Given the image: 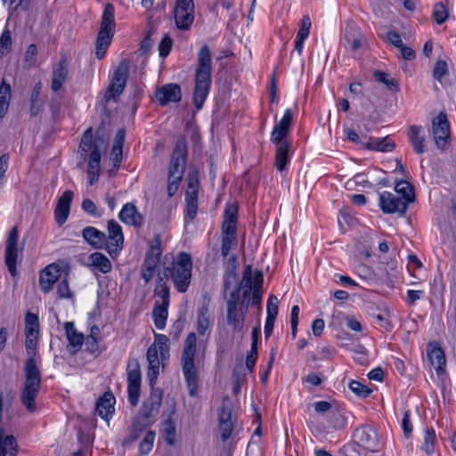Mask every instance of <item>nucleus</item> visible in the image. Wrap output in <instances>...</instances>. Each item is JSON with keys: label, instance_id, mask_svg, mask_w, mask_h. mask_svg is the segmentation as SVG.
Returning a JSON list of instances; mask_svg holds the SVG:
<instances>
[{"label": "nucleus", "instance_id": "obj_17", "mask_svg": "<svg viewBox=\"0 0 456 456\" xmlns=\"http://www.w3.org/2000/svg\"><path fill=\"white\" fill-rule=\"evenodd\" d=\"M218 419L221 439L223 442H226L231 437L233 430V424L232 421V410L230 407V401L227 397L224 398L222 402Z\"/></svg>", "mask_w": 456, "mask_h": 456}, {"label": "nucleus", "instance_id": "obj_34", "mask_svg": "<svg viewBox=\"0 0 456 456\" xmlns=\"http://www.w3.org/2000/svg\"><path fill=\"white\" fill-rule=\"evenodd\" d=\"M64 328L69 346L77 350L83 344L84 335L77 331L74 323L71 322H65Z\"/></svg>", "mask_w": 456, "mask_h": 456}, {"label": "nucleus", "instance_id": "obj_54", "mask_svg": "<svg viewBox=\"0 0 456 456\" xmlns=\"http://www.w3.org/2000/svg\"><path fill=\"white\" fill-rule=\"evenodd\" d=\"M448 73V66L445 61L438 60L433 69V77L441 82L442 78Z\"/></svg>", "mask_w": 456, "mask_h": 456}, {"label": "nucleus", "instance_id": "obj_38", "mask_svg": "<svg viewBox=\"0 0 456 456\" xmlns=\"http://www.w3.org/2000/svg\"><path fill=\"white\" fill-rule=\"evenodd\" d=\"M156 437V432L153 430H148L144 434L142 441L139 444V454L141 456H146L148 455L154 445Z\"/></svg>", "mask_w": 456, "mask_h": 456}, {"label": "nucleus", "instance_id": "obj_40", "mask_svg": "<svg viewBox=\"0 0 456 456\" xmlns=\"http://www.w3.org/2000/svg\"><path fill=\"white\" fill-rule=\"evenodd\" d=\"M395 190L403 196L402 200H405L407 203H411L414 200L413 188L409 182L404 180L398 182L395 186Z\"/></svg>", "mask_w": 456, "mask_h": 456}, {"label": "nucleus", "instance_id": "obj_58", "mask_svg": "<svg viewBox=\"0 0 456 456\" xmlns=\"http://www.w3.org/2000/svg\"><path fill=\"white\" fill-rule=\"evenodd\" d=\"M238 281H239V275L234 273L233 271H230L228 272L225 275H224V293L226 291H228L230 289H233L235 286H238Z\"/></svg>", "mask_w": 456, "mask_h": 456}, {"label": "nucleus", "instance_id": "obj_29", "mask_svg": "<svg viewBox=\"0 0 456 456\" xmlns=\"http://www.w3.org/2000/svg\"><path fill=\"white\" fill-rule=\"evenodd\" d=\"M345 45L351 50L355 51L362 45V36L354 21H348L345 29Z\"/></svg>", "mask_w": 456, "mask_h": 456}, {"label": "nucleus", "instance_id": "obj_46", "mask_svg": "<svg viewBox=\"0 0 456 456\" xmlns=\"http://www.w3.org/2000/svg\"><path fill=\"white\" fill-rule=\"evenodd\" d=\"M57 294L59 298L61 299H72L73 293L71 292L69 285L68 274L58 281L57 285Z\"/></svg>", "mask_w": 456, "mask_h": 456}, {"label": "nucleus", "instance_id": "obj_26", "mask_svg": "<svg viewBox=\"0 0 456 456\" xmlns=\"http://www.w3.org/2000/svg\"><path fill=\"white\" fill-rule=\"evenodd\" d=\"M291 122L292 113L290 110H286L281 121L273 127L271 141L273 142H281V140L285 139L289 133Z\"/></svg>", "mask_w": 456, "mask_h": 456}, {"label": "nucleus", "instance_id": "obj_56", "mask_svg": "<svg viewBox=\"0 0 456 456\" xmlns=\"http://www.w3.org/2000/svg\"><path fill=\"white\" fill-rule=\"evenodd\" d=\"M172 45H173L172 38L168 35H165L159 45V56L162 58H166L169 54V53L172 49Z\"/></svg>", "mask_w": 456, "mask_h": 456}, {"label": "nucleus", "instance_id": "obj_42", "mask_svg": "<svg viewBox=\"0 0 456 456\" xmlns=\"http://www.w3.org/2000/svg\"><path fill=\"white\" fill-rule=\"evenodd\" d=\"M174 164H179L182 167L185 168L187 162V148L186 144H176L173 154L171 156V161Z\"/></svg>", "mask_w": 456, "mask_h": 456}, {"label": "nucleus", "instance_id": "obj_19", "mask_svg": "<svg viewBox=\"0 0 456 456\" xmlns=\"http://www.w3.org/2000/svg\"><path fill=\"white\" fill-rule=\"evenodd\" d=\"M61 278V269L56 264L47 265L39 275V286L43 292L48 293L53 289V284Z\"/></svg>", "mask_w": 456, "mask_h": 456}, {"label": "nucleus", "instance_id": "obj_35", "mask_svg": "<svg viewBox=\"0 0 456 456\" xmlns=\"http://www.w3.org/2000/svg\"><path fill=\"white\" fill-rule=\"evenodd\" d=\"M167 308L168 305H159V301L156 300L152 315L154 320V324L157 329L163 330L166 326V322L167 319Z\"/></svg>", "mask_w": 456, "mask_h": 456}, {"label": "nucleus", "instance_id": "obj_57", "mask_svg": "<svg viewBox=\"0 0 456 456\" xmlns=\"http://www.w3.org/2000/svg\"><path fill=\"white\" fill-rule=\"evenodd\" d=\"M312 26L311 19L308 15H305L300 22V27L297 31V37L301 38H307Z\"/></svg>", "mask_w": 456, "mask_h": 456}, {"label": "nucleus", "instance_id": "obj_4", "mask_svg": "<svg viewBox=\"0 0 456 456\" xmlns=\"http://www.w3.org/2000/svg\"><path fill=\"white\" fill-rule=\"evenodd\" d=\"M196 348L197 336L191 332L184 340L181 356L182 370L191 396H195L199 388L198 370L194 362Z\"/></svg>", "mask_w": 456, "mask_h": 456}, {"label": "nucleus", "instance_id": "obj_7", "mask_svg": "<svg viewBox=\"0 0 456 456\" xmlns=\"http://www.w3.org/2000/svg\"><path fill=\"white\" fill-rule=\"evenodd\" d=\"M129 61L126 59L122 60L114 71L111 81L103 95L102 102L104 105L112 99L118 97L124 91L128 79Z\"/></svg>", "mask_w": 456, "mask_h": 456}, {"label": "nucleus", "instance_id": "obj_51", "mask_svg": "<svg viewBox=\"0 0 456 456\" xmlns=\"http://www.w3.org/2000/svg\"><path fill=\"white\" fill-rule=\"evenodd\" d=\"M147 377L151 387H154L159 371V359L148 361Z\"/></svg>", "mask_w": 456, "mask_h": 456}, {"label": "nucleus", "instance_id": "obj_44", "mask_svg": "<svg viewBox=\"0 0 456 456\" xmlns=\"http://www.w3.org/2000/svg\"><path fill=\"white\" fill-rule=\"evenodd\" d=\"M432 16L437 24H443L449 17L447 7L444 3H436L433 6Z\"/></svg>", "mask_w": 456, "mask_h": 456}, {"label": "nucleus", "instance_id": "obj_20", "mask_svg": "<svg viewBox=\"0 0 456 456\" xmlns=\"http://www.w3.org/2000/svg\"><path fill=\"white\" fill-rule=\"evenodd\" d=\"M107 250L111 255L122 249L124 236L121 226L115 221L108 222Z\"/></svg>", "mask_w": 456, "mask_h": 456}, {"label": "nucleus", "instance_id": "obj_55", "mask_svg": "<svg viewBox=\"0 0 456 456\" xmlns=\"http://www.w3.org/2000/svg\"><path fill=\"white\" fill-rule=\"evenodd\" d=\"M241 285L246 288L244 291V296L248 297L250 293V289H252L253 281H252V269L250 265H247L243 272V277Z\"/></svg>", "mask_w": 456, "mask_h": 456}, {"label": "nucleus", "instance_id": "obj_15", "mask_svg": "<svg viewBox=\"0 0 456 456\" xmlns=\"http://www.w3.org/2000/svg\"><path fill=\"white\" fill-rule=\"evenodd\" d=\"M156 101L160 106H166L170 102H178L182 99V91L178 84L168 83L158 87L154 93Z\"/></svg>", "mask_w": 456, "mask_h": 456}, {"label": "nucleus", "instance_id": "obj_30", "mask_svg": "<svg viewBox=\"0 0 456 456\" xmlns=\"http://www.w3.org/2000/svg\"><path fill=\"white\" fill-rule=\"evenodd\" d=\"M245 311H247L245 309ZM246 312L237 308H226V322L233 332L240 333L244 328Z\"/></svg>", "mask_w": 456, "mask_h": 456}, {"label": "nucleus", "instance_id": "obj_59", "mask_svg": "<svg viewBox=\"0 0 456 456\" xmlns=\"http://www.w3.org/2000/svg\"><path fill=\"white\" fill-rule=\"evenodd\" d=\"M240 297V288L235 286L230 292L229 297L226 300V308H237Z\"/></svg>", "mask_w": 456, "mask_h": 456}, {"label": "nucleus", "instance_id": "obj_60", "mask_svg": "<svg viewBox=\"0 0 456 456\" xmlns=\"http://www.w3.org/2000/svg\"><path fill=\"white\" fill-rule=\"evenodd\" d=\"M12 45V37L9 30H4L0 37V53L2 55L6 54Z\"/></svg>", "mask_w": 456, "mask_h": 456}, {"label": "nucleus", "instance_id": "obj_47", "mask_svg": "<svg viewBox=\"0 0 456 456\" xmlns=\"http://www.w3.org/2000/svg\"><path fill=\"white\" fill-rule=\"evenodd\" d=\"M436 442V432L433 428H427L424 436L423 450L428 455H432Z\"/></svg>", "mask_w": 456, "mask_h": 456}, {"label": "nucleus", "instance_id": "obj_24", "mask_svg": "<svg viewBox=\"0 0 456 456\" xmlns=\"http://www.w3.org/2000/svg\"><path fill=\"white\" fill-rule=\"evenodd\" d=\"M115 397L111 392H106L101 396L97 403L95 411L100 417L109 421L114 413Z\"/></svg>", "mask_w": 456, "mask_h": 456}, {"label": "nucleus", "instance_id": "obj_3", "mask_svg": "<svg viewBox=\"0 0 456 456\" xmlns=\"http://www.w3.org/2000/svg\"><path fill=\"white\" fill-rule=\"evenodd\" d=\"M192 259L189 253L180 252L170 266H165L163 275L165 280L170 278L175 289L184 293L191 283Z\"/></svg>", "mask_w": 456, "mask_h": 456}, {"label": "nucleus", "instance_id": "obj_37", "mask_svg": "<svg viewBox=\"0 0 456 456\" xmlns=\"http://www.w3.org/2000/svg\"><path fill=\"white\" fill-rule=\"evenodd\" d=\"M1 447L3 449L2 456H17L18 444L13 436H4V432H2Z\"/></svg>", "mask_w": 456, "mask_h": 456}, {"label": "nucleus", "instance_id": "obj_50", "mask_svg": "<svg viewBox=\"0 0 456 456\" xmlns=\"http://www.w3.org/2000/svg\"><path fill=\"white\" fill-rule=\"evenodd\" d=\"M123 144H114L110 152V161L112 162V169L118 170L123 158Z\"/></svg>", "mask_w": 456, "mask_h": 456}, {"label": "nucleus", "instance_id": "obj_18", "mask_svg": "<svg viewBox=\"0 0 456 456\" xmlns=\"http://www.w3.org/2000/svg\"><path fill=\"white\" fill-rule=\"evenodd\" d=\"M431 134L436 142H446L450 138V123L444 112H440L432 119Z\"/></svg>", "mask_w": 456, "mask_h": 456}, {"label": "nucleus", "instance_id": "obj_49", "mask_svg": "<svg viewBox=\"0 0 456 456\" xmlns=\"http://www.w3.org/2000/svg\"><path fill=\"white\" fill-rule=\"evenodd\" d=\"M26 328H25V333L30 334V335H37L38 333V317L37 314L28 313L26 314Z\"/></svg>", "mask_w": 456, "mask_h": 456}, {"label": "nucleus", "instance_id": "obj_53", "mask_svg": "<svg viewBox=\"0 0 456 456\" xmlns=\"http://www.w3.org/2000/svg\"><path fill=\"white\" fill-rule=\"evenodd\" d=\"M81 208L91 216L100 217L102 214V212L99 210L98 207L90 199H85L82 201Z\"/></svg>", "mask_w": 456, "mask_h": 456}, {"label": "nucleus", "instance_id": "obj_6", "mask_svg": "<svg viewBox=\"0 0 456 456\" xmlns=\"http://www.w3.org/2000/svg\"><path fill=\"white\" fill-rule=\"evenodd\" d=\"M77 154L81 160L87 161L89 184H94L100 175L102 153L98 144H79Z\"/></svg>", "mask_w": 456, "mask_h": 456}, {"label": "nucleus", "instance_id": "obj_10", "mask_svg": "<svg viewBox=\"0 0 456 456\" xmlns=\"http://www.w3.org/2000/svg\"><path fill=\"white\" fill-rule=\"evenodd\" d=\"M193 0H175L173 11L175 27L179 30L188 31L194 21Z\"/></svg>", "mask_w": 456, "mask_h": 456}, {"label": "nucleus", "instance_id": "obj_14", "mask_svg": "<svg viewBox=\"0 0 456 456\" xmlns=\"http://www.w3.org/2000/svg\"><path fill=\"white\" fill-rule=\"evenodd\" d=\"M199 179L190 175L187 190L185 191V218L193 220L198 212Z\"/></svg>", "mask_w": 456, "mask_h": 456}, {"label": "nucleus", "instance_id": "obj_63", "mask_svg": "<svg viewBox=\"0 0 456 456\" xmlns=\"http://www.w3.org/2000/svg\"><path fill=\"white\" fill-rule=\"evenodd\" d=\"M278 298L274 295H271L267 302V316L277 317L278 314Z\"/></svg>", "mask_w": 456, "mask_h": 456}, {"label": "nucleus", "instance_id": "obj_33", "mask_svg": "<svg viewBox=\"0 0 456 456\" xmlns=\"http://www.w3.org/2000/svg\"><path fill=\"white\" fill-rule=\"evenodd\" d=\"M91 265L97 268L102 273H108L111 271L112 265L110 260L102 253L94 252L89 256Z\"/></svg>", "mask_w": 456, "mask_h": 456}, {"label": "nucleus", "instance_id": "obj_52", "mask_svg": "<svg viewBox=\"0 0 456 456\" xmlns=\"http://www.w3.org/2000/svg\"><path fill=\"white\" fill-rule=\"evenodd\" d=\"M425 129L420 126H411L409 128V139L411 142H425Z\"/></svg>", "mask_w": 456, "mask_h": 456}, {"label": "nucleus", "instance_id": "obj_22", "mask_svg": "<svg viewBox=\"0 0 456 456\" xmlns=\"http://www.w3.org/2000/svg\"><path fill=\"white\" fill-rule=\"evenodd\" d=\"M83 239L94 248L107 249V236L95 227L86 226L82 231Z\"/></svg>", "mask_w": 456, "mask_h": 456}, {"label": "nucleus", "instance_id": "obj_2", "mask_svg": "<svg viewBox=\"0 0 456 456\" xmlns=\"http://www.w3.org/2000/svg\"><path fill=\"white\" fill-rule=\"evenodd\" d=\"M24 372L25 381L20 398L27 411L32 413L37 410L36 399L42 385L41 372L33 355L26 360Z\"/></svg>", "mask_w": 456, "mask_h": 456}, {"label": "nucleus", "instance_id": "obj_36", "mask_svg": "<svg viewBox=\"0 0 456 456\" xmlns=\"http://www.w3.org/2000/svg\"><path fill=\"white\" fill-rule=\"evenodd\" d=\"M154 297H158L159 305H169V287L167 284V280L159 277L154 289Z\"/></svg>", "mask_w": 456, "mask_h": 456}, {"label": "nucleus", "instance_id": "obj_25", "mask_svg": "<svg viewBox=\"0 0 456 456\" xmlns=\"http://www.w3.org/2000/svg\"><path fill=\"white\" fill-rule=\"evenodd\" d=\"M428 357L437 374L444 370L446 363L444 352L436 342H430L428 346Z\"/></svg>", "mask_w": 456, "mask_h": 456}, {"label": "nucleus", "instance_id": "obj_27", "mask_svg": "<svg viewBox=\"0 0 456 456\" xmlns=\"http://www.w3.org/2000/svg\"><path fill=\"white\" fill-rule=\"evenodd\" d=\"M354 437L357 443L367 450L373 451L377 445V435L370 427H362L356 429Z\"/></svg>", "mask_w": 456, "mask_h": 456}, {"label": "nucleus", "instance_id": "obj_62", "mask_svg": "<svg viewBox=\"0 0 456 456\" xmlns=\"http://www.w3.org/2000/svg\"><path fill=\"white\" fill-rule=\"evenodd\" d=\"M11 94V86L3 79L0 85V102L10 104Z\"/></svg>", "mask_w": 456, "mask_h": 456}, {"label": "nucleus", "instance_id": "obj_43", "mask_svg": "<svg viewBox=\"0 0 456 456\" xmlns=\"http://www.w3.org/2000/svg\"><path fill=\"white\" fill-rule=\"evenodd\" d=\"M373 77L377 81L384 84L389 90L393 92L399 91V84L397 80L395 78H389L388 75L386 72L375 70L373 73Z\"/></svg>", "mask_w": 456, "mask_h": 456}, {"label": "nucleus", "instance_id": "obj_11", "mask_svg": "<svg viewBox=\"0 0 456 456\" xmlns=\"http://www.w3.org/2000/svg\"><path fill=\"white\" fill-rule=\"evenodd\" d=\"M162 254L160 240H156L148 249L141 270V277L148 283L154 276Z\"/></svg>", "mask_w": 456, "mask_h": 456}, {"label": "nucleus", "instance_id": "obj_12", "mask_svg": "<svg viewBox=\"0 0 456 456\" xmlns=\"http://www.w3.org/2000/svg\"><path fill=\"white\" fill-rule=\"evenodd\" d=\"M112 131V122L110 115L104 111L101 115V124L95 131V139L93 142V128H87L83 134L80 142H105L110 139Z\"/></svg>", "mask_w": 456, "mask_h": 456}, {"label": "nucleus", "instance_id": "obj_31", "mask_svg": "<svg viewBox=\"0 0 456 456\" xmlns=\"http://www.w3.org/2000/svg\"><path fill=\"white\" fill-rule=\"evenodd\" d=\"M292 144H278L275 151L274 165L278 171L283 172L289 162L292 153Z\"/></svg>", "mask_w": 456, "mask_h": 456}, {"label": "nucleus", "instance_id": "obj_1", "mask_svg": "<svg viewBox=\"0 0 456 456\" xmlns=\"http://www.w3.org/2000/svg\"><path fill=\"white\" fill-rule=\"evenodd\" d=\"M211 53L208 45H203L198 53V63L195 72V86L193 103L200 110L209 93L211 85Z\"/></svg>", "mask_w": 456, "mask_h": 456}, {"label": "nucleus", "instance_id": "obj_16", "mask_svg": "<svg viewBox=\"0 0 456 456\" xmlns=\"http://www.w3.org/2000/svg\"><path fill=\"white\" fill-rule=\"evenodd\" d=\"M408 204L405 200L395 196L388 191L379 194V207L384 213L392 214L398 212L403 215L407 211Z\"/></svg>", "mask_w": 456, "mask_h": 456}, {"label": "nucleus", "instance_id": "obj_9", "mask_svg": "<svg viewBox=\"0 0 456 456\" xmlns=\"http://www.w3.org/2000/svg\"><path fill=\"white\" fill-rule=\"evenodd\" d=\"M163 398V392L159 388H152L149 397L143 402L135 418L151 426L158 416Z\"/></svg>", "mask_w": 456, "mask_h": 456}, {"label": "nucleus", "instance_id": "obj_32", "mask_svg": "<svg viewBox=\"0 0 456 456\" xmlns=\"http://www.w3.org/2000/svg\"><path fill=\"white\" fill-rule=\"evenodd\" d=\"M150 425H146L145 422L140 420L137 418H134L131 426L129 427V433L124 439V445H130L139 439L142 433L149 428Z\"/></svg>", "mask_w": 456, "mask_h": 456}, {"label": "nucleus", "instance_id": "obj_45", "mask_svg": "<svg viewBox=\"0 0 456 456\" xmlns=\"http://www.w3.org/2000/svg\"><path fill=\"white\" fill-rule=\"evenodd\" d=\"M176 427L171 419H167L164 422V439L169 445L175 444Z\"/></svg>", "mask_w": 456, "mask_h": 456}, {"label": "nucleus", "instance_id": "obj_8", "mask_svg": "<svg viewBox=\"0 0 456 456\" xmlns=\"http://www.w3.org/2000/svg\"><path fill=\"white\" fill-rule=\"evenodd\" d=\"M126 373L128 402L131 406L135 407L139 402L142 381L141 366L136 358L128 359Z\"/></svg>", "mask_w": 456, "mask_h": 456}, {"label": "nucleus", "instance_id": "obj_21", "mask_svg": "<svg viewBox=\"0 0 456 456\" xmlns=\"http://www.w3.org/2000/svg\"><path fill=\"white\" fill-rule=\"evenodd\" d=\"M73 196L74 192L72 191H65L58 200L54 216L59 225L63 224L69 216Z\"/></svg>", "mask_w": 456, "mask_h": 456}, {"label": "nucleus", "instance_id": "obj_41", "mask_svg": "<svg viewBox=\"0 0 456 456\" xmlns=\"http://www.w3.org/2000/svg\"><path fill=\"white\" fill-rule=\"evenodd\" d=\"M168 338L163 334H155V342L152 345H156L158 350H159V356L161 361H165L169 357V346Z\"/></svg>", "mask_w": 456, "mask_h": 456}, {"label": "nucleus", "instance_id": "obj_5", "mask_svg": "<svg viewBox=\"0 0 456 456\" xmlns=\"http://www.w3.org/2000/svg\"><path fill=\"white\" fill-rule=\"evenodd\" d=\"M115 7L112 4H105L102 16L101 27L96 40V57L102 59L111 43L115 31Z\"/></svg>", "mask_w": 456, "mask_h": 456}, {"label": "nucleus", "instance_id": "obj_64", "mask_svg": "<svg viewBox=\"0 0 456 456\" xmlns=\"http://www.w3.org/2000/svg\"><path fill=\"white\" fill-rule=\"evenodd\" d=\"M236 240V237L222 236L221 254L224 257L229 255L232 244Z\"/></svg>", "mask_w": 456, "mask_h": 456}, {"label": "nucleus", "instance_id": "obj_28", "mask_svg": "<svg viewBox=\"0 0 456 456\" xmlns=\"http://www.w3.org/2000/svg\"><path fill=\"white\" fill-rule=\"evenodd\" d=\"M69 74L68 62L66 59L62 58L54 66L53 70L52 90L58 92L63 84L66 82Z\"/></svg>", "mask_w": 456, "mask_h": 456}, {"label": "nucleus", "instance_id": "obj_48", "mask_svg": "<svg viewBox=\"0 0 456 456\" xmlns=\"http://www.w3.org/2000/svg\"><path fill=\"white\" fill-rule=\"evenodd\" d=\"M348 387L354 394L362 398L368 397L372 392L370 388L356 380H351Z\"/></svg>", "mask_w": 456, "mask_h": 456}, {"label": "nucleus", "instance_id": "obj_61", "mask_svg": "<svg viewBox=\"0 0 456 456\" xmlns=\"http://www.w3.org/2000/svg\"><path fill=\"white\" fill-rule=\"evenodd\" d=\"M236 224L231 220H224L222 224V236L236 237Z\"/></svg>", "mask_w": 456, "mask_h": 456}, {"label": "nucleus", "instance_id": "obj_39", "mask_svg": "<svg viewBox=\"0 0 456 456\" xmlns=\"http://www.w3.org/2000/svg\"><path fill=\"white\" fill-rule=\"evenodd\" d=\"M210 325L208 305H202L198 312L197 330L200 335H205Z\"/></svg>", "mask_w": 456, "mask_h": 456}, {"label": "nucleus", "instance_id": "obj_23", "mask_svg": "<svg viewBox=\"0 0 456 456\" xmlns=\"http://www.w3.org/2000/svg\"><path fill=\"white\" fill-rule=\"evenodd\" d=\"M118 217L121 222L128 225L141 227L143 224V218L133 203L125 204Z\"/></svg>", "mask_w": 456, "mask_h": 456}, {"label": "nucleus", "instance_id": "obj_13", "mask_svg": "<svg viewBox=\"0 0 456 456\" xmlns=\"http://www.w3.org/2000/svg\"><path fill=\"white\" fill-rule=\"evenodd\" d=\"M18 239H19V232L17 226H14L11 229L8 234V238L6 240L5 246V254H4V261L5 265L8 268L12 276H16L17 269L16 264L18 259Z\"/></svg>", "mask_w": 456, "mask_h": 456}]
</instances>
